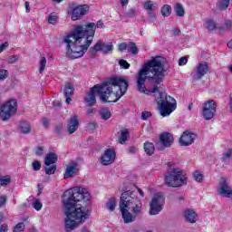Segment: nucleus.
I'll use <instances>...</instances> for the list:
<instances>
[{
  "instance_id": "3c124183",
  "label": "nucleus",
  "mask_w": 232,
  "mask_h": 232,
  "mask_svg": "<svg viewBox=\"0 0 232 232\" xmlns=\"http://www.w3.org/2000/svg\"><path fill=\"white\" fill-rule=\"evenodd\" d=\"M137 147H130L128 149V153H130V155H135V153H137Z\"/></svg>"
},
{
  "instance_id": "864d4df0",
  "label": "nucleus",
  "mask_w": 232,
  "mask_h": 232,
  "mask_svg": "<svg viewBox=\"0 0 232 232\" xmlns=\"http://www.w3.org/2000/svg\"><path fill=\"white\" fill-rule=\"evenodd\" d=\"M6 204V196H0V208Z\"/></svg>"
},
{
  "instance_id": "f03ea898",
  "label": "nucleus",
  "mask_w": 232,
  "mask_h": 232,
  "mask_svg": "<svg viewBox=\"0 0 232 232\" xmlns=\"http://www.w3.org/2000/svg\"><path fill=\"white\" fill-rule=\"evenodd\" d=\"M63 198L65 232H71L79 227V224L88 220V212L79 202H88L91 195L88 189L82 187H74L65 190Z\"/></svg>"
},
{
  "instance_id": "4c0bfd02",
  "label": "nucleus",
  "mask_w": 232,
  "mask_h": 232,
  "mask_svg": "<svg viewBox=\"0 0 232 232\" xmlns=\"http://www.w3.org/2000/svg\"><path fill=\"white\" fill-rule=\"evenodd\" d=\"M119 64L121 66V68H123V70H130V63H128V61L124 60V59H121L119 61Z\"/></svg>"
},
{
  "instance_id": "c03bdc74",
  "label": "nucleus",
  "mask_w": 232,
  "mask_h": 232,
  "mask_svg": "<svg viewBox=\"0 0 232 232\" xmlns=\"http://www.w3.org/2000/svg\"><path fill=\"white\" fill-rule=\"evenodd\" d=\"M144 8H145V10H149L150 12H152L153 11V3L150 0L145 2Z\"/></svg>"
},
{
  "instance_id": "4468645a",
  "label": "nucleus",
  "mask_w": 232,
  "mask_h": 232,
  "mask_svg": "<svg viewBox=\"0 0 232 232\" xmlns=\"http://www.w3.org/2000/svg\"><path fill=\"white\" fill-rule=\"evenodd\" d=\"M209 72V65L208 63H198L194 70L193 79L194 81H200Z\"/></svg>"
},
{
  "instance_id": "4d7b16f0",
  "label": "nucleus",
  "mask_w": 232,
  "mask_h": 232,
  "mask_svg": "<svg viewBox=\"0 0 232 232\" xmlns=\"http://www.w3.org/2000/svg\"><path fill=\"white\" fill-rule=\"evenodd\" d=\"M127 17H135V9H129L127 12Z\"/></svg>"
},
{
  "instance_id": "c85d7f7f",
  "label": "nucleus",
  "mask_w": 232,
  "mask_h": 232,
  "mask_svg": "<svg viewBox=\"0 0 232 232\" xmlns=\"http://www.w3.org/2000/svg\"><path fill=\"white\" fill-rule=\"evenodd\" d=\"M229 3H231V0H219L217 6L219 10H227Z\"/></svg>"
},
{
  "instance_id": "ea45409f",
  "label": "nucleus",
  "mask_w": 232,
  "mask_h": 232,
  "mask_svg": "<svg viewBox=\"0 0 232 232\" xmlns=\"http://www.w3.org/2000/svg\"><path fill=\"white\" fill-rule=\"evenodd\" d=\"M33 208H34L36 211H41V209H43V203H41L39 199H36L33 203Z\"/></svg>"
},
{
  "instance_id": "39448f33",
  "label": "nucleus",
  "mask_w": 232,
  "mask_h": 232,
  "mask_svg": "<svg viewBox=\"0 0 232 232\" xmlns=\"http://www.w3.org/2000/svg\"><path fill=\"white\" fill-rule=\"evenodd\" d=\"M120 209L124 224H131L137 220V217L142 215V201L135 192L124 191L120 198Z\"/></svg>"
},
{
  "instance_id": "e433bc0d",
  "label": "nucleus",
  "mask_w": 232,
  "mask_h": 232,
  "mask_svg": "<svg viewBox=\"0 0 232 232\" xmlns=\"http://www.w3.org/2000/svg\"><path fill=\"white\" fill-rule=\"evenodd\" d=\"M57 171V165H52L50 167L45 168L46 175H53Z\"/></svg>"
},
{
  "instance_id": "412c9836",
  "label": "nucleus",
  "mask_w": 232,
  "mask_h": 232,
  "mask_svg": "<svg viewBox=\"0 0 232 232\" xmlns=\"http://www.w3.org/2000/svg\"><path fill=\"white\" fill-rule=\"evenodd\" d=\"M59 159L57 158V154L54 152H49L45 156L44 164L45 166H52V164H55Z\"/></svg>"
},
{
  "instance_id": "a878e982",
  "label": "nucleus",
  "mask_w": 232,
  "mask_h": 232,
  "mask_svg": "<svg viewBox=\"0 0 232 232\" xmlns=\"http://www.w3.org/2000/svg\"><path fill=\"white\" fill-rule=\"evenodd\" d=\"M174 10H175L176 15L178 17H184V15L186 14V11L184 10V6H182L179 3L175 5Z\"/></svg>"
},
{
  "instance_id": "423d86ee",
  "label": "nucleus",
  "mask_w": 232,
  "mask_h": 232,
  "mask_svg": "<svg viewBox=\"0 0 232 232\" xmlns=\"http://www.w3.org/2000/svg\"><path fill=\"white\" fill-rule=\"evenodd\" d=\"M186 180H188V178L182 170L176 171L174 169L173 172L165 176V184L169 188H180V186H184V184H186Z\"/></svg>"
},
{
  "instance_id": "f257e3e1",
  "label": "nucleus",
  "mask_w": 232,
  "mask_h": 232,
  "mask_svg": "<svg viewBox=\"0 0 232 232\" xmlns=\"http://www.w3.org/2000/svg\"><path fill=\"white\" fill-rule=\"evenodd\" d=\"M166 58L161 56H153L145 63L137 75V90L140 93L151 95L159 93L156 99L160 108V115L168 117L177 110V101L175 98L168 95L162 88L166 79Z\"/></svg>"
},
{
  "instance_id": "20e7f679",
  "label": "nucleus",
  "mask_w": 232,
  "mask_h": 232,
  "mask_svg": "<svg viewBox=\"0 0 232 232\" xmlns=\"http://www.w3.org/2000/svg\"><path fill=\"white\" fill-rule=\"evenodd\" d=\"M95 36V23L86 25H76L71 34H67L63 41L67 44L66 55L70 59L82 57L93 42Z\"/></svg>"
},
{
  "instance_id": "bb28decb",
  "label": "nucleus",
  "mask_w": 232,
  "mask_h": 232,
  "mask_svg": "<svg viewBox=\"0 0 232 232\" xmlns=\"http://www.w3.org/2000/svg\"><path fill=\"white\" fill-rule=\"evenodd\" d=\"M106 208L109 211H115V208H117V199H115V198H110L106 203Z\"/></svg>"
},
{
  "instance_id": "473e14b6",
  "label": "nucleus",
  "mask_w": 232,
  "mask_h": 232,
  "mask_svg": "<svg viewBox=\"0 0 232 232\" xmlns=\"http://www.w3.org/2000/svg\"><path fill=\"white\" fill-rule=\"evenodd\" d=\"M193 178L196 180V182H204V174H202L200 170H195L193 173Z\"/></svg>"
},
{
  "instance_id": "393cba45",
  "label": "nucleus",
  "mask_w": 232,
  "mask_h": 232,
  "mask_svg": "<svg viewBox=\"0 0 232 232\" xmlns=\"http://www.w3.org/2000/svg\"><path fill=\"white\" fill-rule=\"evenodd\" d=\"M19 129L20 131H22V133L24 134L30 133V131H32V127L30 126V123H28V121H21Z\"/></svg>"
},
{
  "instance_id": "2f4dec72",
  "label": "nucleus",
  "mask_w": 232,
  "mask_h": 232,
  "mask_svg": "<svg viewBox=\"0 0 232 232\" xmlns=\"http://www.w3.org/2000/svg\"><path fill=\"white\" fill-rule=\"evenodd\" d=\"M128 52L132 53V55H137V53H139V48L137 47V44L133 42H130Z\"/></svg>"
},
{
  "instance_id": "f3484780",
  "label": "nucleus",
  "mask_w": 232,
  "mask_h": 232,
  "mask_svg": "<svg viewBox=\"0 0 232 232\" xmlns=\"http://www.w3.org/2000/svg\"><path fill=\"white\" fill-rule=\"evenodd\" d=\"M77 173H79V163L77 161H70L65 169L63 179L66 180V179H71Z\"/></svg>"
},
{
  "instance_id": "6e6552de",
  "label": "nucleus",
  "mask_w": 232,
  "mask_h": 232,
  "mask_svg": "<svg viewBox=\"0 0 232 232\" xmlns=\"http://www.w3.org/2000/svg\"><path fill=\"white\" fill-rule=\"evenodd\" d=\"M90 10V7L86 5H75L74 3L69 4L67 10L68 15H71L72 21H79L82 15H86V13Z\"/></svg>"
},
{
  "instance_id": "de8ad7c7",
  "label": "nucleus",
  "mask_w": 232,
  "mask_h": 232,
  "mask_svg": "<svg viewBox=\"0 0 232 232\" xmlns=\"http://www.w3.org/2000/svg\"><path fill=\"white\" fill-rule=\"evenodd\" d=\"M44 153V147H37L35 150V155L38 157H42V155Z\"/></svg>"
},
{
  "instance_id": "338daca9",
  "label": "nucleus",
  "mask_w": 232,
  "mask_h": 232,
  "mask_svg": "<svg viewBox=\"0 0 232 232\" xmlns=\"http://www.w3.org/2000/svg\"><path fill=\"white\" fill-rule=\"evenodd\" d=\"M227 46L232 50V39L227 44Z\"/></svg>"
},
{
  "instance_id": "dca6fc26",
  "label": "nucleus",
  "mask_w": 232,
  "mask_h": 232,
  "mask_svg": "<svg viewBox=\"0 0 232 232\" xmlns=\"http://www.w3.org/2000/svg\"><path fill=\"white\" fill-rule=\"evenodd\" d=\"M218 193L219 195H223L224 197H231L232 195V188L227 184V179L226 178H221L219 180V184L218 187Z\"/></svg>"
},
{
  "instance_id": "0eeeda50",
  "label": "nucleus",
  "mask_w": 232,
  "mask_h": 232,
  "mask_svg": "<svg viewBox=\"0 0 232 232\" xmlns=\"http://www.w3.org/2000/svg\"><path fill=\"white\" fill-rule=\"evenodd\" d=\"M15 113H17V101L10 99L2 106L0 103V119L2 121H8Z\"/></svg>"
},
{
  "instance_id": "0e129e2a",
  "label": "nucleus",
  "mask_w": 232,
  "mask_h": 232,
  "mask_svg": "<svg viewBox=\"0 0 232 232\" xmlns=\"http://www.w3.org/2000/svg\"><path fill=\"white\" fill-rule=\"evenodd\" d=\"M173 35H180V29H179V28L174 29Z\"/></svg>"
},
{
  "instance_id": "aec40b11",
  "label": "nucleus",
  "mask_w": 232,
  "mask_h": 232,
  "mask_svg": "<svg viewBox=\"0 0 232 232\" xmlns=\"http://www.w3.org/2000/svg\"><path fill=\"white\" fill-rule=\"evenodd\" d=\"M63 93L66 104H70V102H72V95H73V86L72 83H66L63 89Z\"/></svg>"
},
{
  "instance_id": "2eb2a0df",
  "label": "nucleus",
  "mask_w": 232,
  "mask_h": 232,
  "mask_svg": "<svg viewBox=\"0 0 232 232\" xmlns=\"http://www.w3.org/2000/svg\"><path fill=\"white\" fill-rule=\"evenodd\" d=\"M195 139H197V134L185 130L179 138V144L180 146H191L195 142Z\"/></svg>"
},
{
  "instance_id": "b1692460",
  "label": "nucleus",
  "mask_w": 232,
  "mask_h": 232,
  "mask_svg": "<svg viewBox=\"0 0 232 232\" xmlns=\"http://www.w3.org/2000/svg\"><path fill=\"white\" fill-rule=\"evenodd\" d=\"M172 10L173 9L171 8V5L165 4L160 8V14H161L162 17H169V15H171Z\"/></svg>"
},
{
  "instance_id": "72a5a7b5",
  "label": "nucleus",
  "mask_w": 232,
  "mask_h": 232,
  "mask_svg": "<svg viewBox=\"0 0 232 232\" xmlns=\"http://www.w3.org/2000/svg\"><path fill=\"white\" fill-rule=\"evenodd\" d=\"M128 140V130H121V134L119 138L120 144H124Z\"/></svg>"
},
{
  "instance_id": "79ce46f5",
  "label": "nucleus",
  "mask_w": 232,
  "mask_h": 232,
  "mask_svg": "<svg viewBox=\"0 0 232 232\" xmlns=\"http://www.w3.org/2000/svg\"><path fill=\"white\" fill-rule=\"evenodd\" d=\"M32 168L34 171H39L41 169V162L39 160H34L32 163Z\"/></svg>"
},
{
  "instance_id": "f704fd0d",
  "label": "nucleus",
  "mask_w": 232,
  "mask_h": 232,
  "mask_svg": "<svg viewBox=\"0 0 232 232\" xmlns=\"http://www.w3.org/2000/svg\"><path fill=\"white\" fill-rule=\"evenodd\" d=\"M39 73H43L44 72V68H46V57H42L41 61L39 62Z\"/></svg>"
},
{
  "instance_id": "774afa93",
  "label": "nucleus",
  "mask_w": 232,
  "mask_h": 232,
  "mask_svg": "<svg viewBox=\"0 0 232 232\" xmlns=\"http://www.w3.org/2000/svg\"><path fill=\"white\" fill-rule=\"evenodd\" d=\"M229 106H230V113H232V97H230Z\"/></svg>"
},
{
  "instance_id": "49530a36",
  "label": "nucleus",
  "mask_w": 232,
  "mask_h": 232,
  "mask_svg": "<svg viewBox=\"0 0 232 232\" xmlns=\"http://www.w3.org/2000/svg\"><path fill=\"white\" fill-rule=\"evenodd\" d=\"M151 117V111H143L141 113V120L142 121H148V119H150Z\"/></svg>"
},
{
  "instance_id": "6ab92c4d",
  "label": "nucleus",
  "mask_w": 232,
  "mask_h": 232,
  "mask_svg": "<svg viewBox=\"0 0 232 232\" xmlns=\"http://www.w3.org/2000/svg\"><path fill=\"white\" fill-rule=\"evenodd\" d=\"M184 217L187 222H189L190 224H195V222H197L198 219V215L194 210L189 208L185 210Z\"/></svg>"
},
{
  "instance_id": "9b49d317",
  "label": "nucleus",
  "mask_w": 232,
  "mask_h": 232,
  "mask_svg": "<svg viewBox=\"0 0 232 232\" xmlns=\"http://www.w3.org/2000/svg\"><path fill=\"white\" fill-rule=\"evenodd\" d=\"M217 113V102L213 100H208L204 102L202 109V117L205 121H211Z\"/></svg>"
},
{
  "instance_id": "13d9d810",
  "label": "nucleus",
  "mask_w": 232,
  "mask_h": 232,
  "mask_svg": "<svg viewBox=\"0 0 232 232\" xmlns=\"http://www.w3.org/2000/svg\"><path fill=\"white\" fill-rule=\"evenodd\" d=\"M24 6H25V12L26 14H30V2L26 1L24 3Z\"/></svg>"
},
{
  "instance_id": "6e6d98bb",
  "label": "nucleus",
  "mask_w": 232,
  "mask_h": 232,
  "mask_svg": "<svg viewBox=\"0 0 232 232\" xmlns=\"http://www.w3.org/2000/svg\"><path fill=\"white\" fill-rule=\"evenodd\" d=\"M6 48H8V42H5V43H4V44H2L0 45V53H1L2 52H5V50H6Z\"/></svg>"
},
{
  "instance_id": "a18cd8bd",
  "label": "nucleus",
  "mask_w": 232,
  "mask_h": 232,
  "mask_svg": "<svg viewBox=\"0 0 232 232\" xmlns=\"http://www.w3.org/2000/svg\"><path fill=\"white\" fill-rule=\"evenodd\" d=\"M8 77V71L2 69L0 70V81H5Z\"/></svg>"
},
{
  "instance_id": "4be33fe9",
  "label": "nucleus",
  "mask_w": 232,
  "mask_h": 232,
  "mask_svg": "<svg viewBox=\"0 0 232 232\" xmlns=\"http://www.w3.org/2000/svg\"><path fill=\"white\" fill-rule=\"evenodd\" d=\"M99 115L102 121H108L109 119H111V111L106 107H103L100 110Z\"/></svg>"
},
{
  "instance_id": "cd10ccee",
  "label": "nucleus",
  "mask_w": 232,
  "mask_h": 232,
  "mask_svg": "<svg viewBox=\"0 0 232 232\" xmlns=\"http://www.w3.org/2000/svg\"><path fill=\"white\" fill-rule=\"evenodd\" d=\"M12 183V177L10 175L0 176V187L8 186Z\"/></svg>"
},
{
  "instance_id": "7ed1b4c3",
  "label": "nucleus",
  "mask_w": 232,
  "mask_h": 232,
  "mask_svg": "<svg viewBox=\"0 0 232 232\" xmlns=\"http://www.w3.org/2000/svg\"><path fill=\"white\" fill-rule=\"evenodd\" d=\"M128 81L119 76H112L101 85L96 84L91 88L85 97L88 106H95L97 103L96 96L100 95L102 102H117L128 92Z\"/></svg>"
},
{
  "instance_id": "5fc2aeb1",
  "label": "nucleus",
  "mask_w": 232,
  "mask_h": 232,
  "mask_svg": "<svg viewBox=\"0 0 232 232\" xmlns=\"http://www.w3.org/2000/svg\"><path fill=\"white\" fill-rule=\"evenodd\" d=\"M128 48V44L126 43H121L119 44V50L121 52H124Z\"/></svg>"
},
{
  "instance_id": "f8f14e48",
  "label": "nucleus",
  "mask_w": 232,
  "mask_h": 232,
  "mask_svg": "<svg viewBox=\"0 0 232 232\" xmlns=\"http://www.w3.org/2000/svg\"><path fill=\"white\" fill-rule=\"evenodd\" d=\"M113 51V44H104L102 41H98L93 47L90 49L91 57L93 59L97 55V52H102V53H108Z\"/></svg>"
},
{
  "instance_id": "a211bd4d",
  "label": "nucleus",
  "mask_w": 232,
  "mask_h": 232,
  "mask_svg": "<svg viewBox=\"0 0 232 232\" xmlns=\"http://www.w3.org/2000/svg\"><path fill=\"white\" fill-rule=\"evenodd\" d=\"M77 130H79V117H77V115H72L67 122V131L69 135H72Z\"/></svg>"
},
{
  "instance_id": "58836bf2",
  "label": "nucleus",
  "mask_w": 232,
  "mask_h": 232,
  "mask_svg": "<svg viewBox=\"0 0 232 232\" xmlns=\"http://www.w3.org/2000/svg\"><path fill=\"white\" fill-rule=\"evenodd\" d=\"M58 19H59V16H57L53 14H51L48 16V23H49V24H55V23H57Z\"/></svg>"
},
{
  "instance_id": "052dcab7",
  "label": "nucleus",
  "mask_w": 232,
  "mask_h": 232,
  "mask_svg": "<svg viewBox=\"0 0 232 232\" xmlns=\"http://www.w3.org/2000/svg\"><path fill=\"white\" fill-rule=\"evenodd\" d=\"M53 106H56L57 108H61L63 106V103L59 101H54L53 102Z\"/></svg>"
},
{
  "instance_id": "ddd939ff",
  "label": "nucleus",
  "mask_w": 232,
  "mask_h": 232,
  "mask_svg": "<svg viewBox=\"0 0 232 232\" xmlns=\"http://www.w3.org/2000/svg\"><path fill=\"white\" fill-rule=\"evenodd\" d=\"M115 157H117V153L113 149H106L100 159V162L102 166H110L115 162Z\"/></svg>"
},
{
  "instance_id": "8fccbe9b",
  "label": "nucleus",
  "mask_w": 232,
  "mask_h": 232,
  "mask_svg": "<svg viewBox=\"0 0 232 232\" xmlns=\"http://www.w3.org/2000/svg\"><path fill=\"white\" fill-rule=\"evenodd\" d=\"M42 122H43L44 128L45 129L50 128V120H48V118H43Z\"/></svg>"
},
{
  "instance_id": "680f3d73",
  "label": "nucleus",
  "mask_w": 232,
  "mask_h": 232,
  "mask_svg": "<svg viewBox=\"0 0 232 232\" xmlns=\"http://www.w3.org/2000/svg\"><path fill=\"white\" fill-rule=\"evenodd\" d=\"M95 128H97V123H95V122L89 123V129L95 130Z\"/></svg>"
},
{
  "instance_id": "bf43d9fd",
  "label": "nucleus",
  "mask_w": 232,
  "mask_h": 232,
  "mask_svg": "<svg viewBox=\"0 0 232 232\" xmlns=\"http://www.w3.org/2000/svg\"><path fill=\"white\" fill-rule=\"evenodd\" d=\"M96 27H97V28H104V23H103L102 20H99V21L96 23Z\"/></svg>"
},
{
  "instance_id": "a19ab883",
  "label": "nucleus",
  "mask_w": 232,
  "mask_h": 232,
  "mask_svg": "<svg viewBox=\"0 0 232 232\" xmlns=\"http://www.w3.org/2000/svg\"><path fill=\"white\" fill-rule=\"evenodd\" d=\"M55 135H61L63 133V123H58L54 128Z\"/></svg>"
},
{
  "instance_id": "e2e57ef3",
  "label": "nucleus",
  "mask_w": 232,
  "mask_h": 232,
  "mask_svg": "<svg viewBox=\"0 0 232 232\" xmlns=\"http://www.w3.org/2000/svg\"><path fill=\"white\" fill-rule=\"evenodd\" d=\"M149 14L150 15V18L152 19V21H155L157 19V14H155V13L150 11Z\"/></svg>"
},
{
  "instance_id": "603ef678",
  "label": "nucleus",
  "mask_w": 232,
  "mask_h": 232,
  "mask_svg": "<svg viewBox=\"0 0 232 232\" xmlns=\"http://www.w3.org/2000/svg\"><path fill=\"white\" fill-rule=\"evenodd\" d=\"M0 232H8V225L6 223L1 225Z\"/></svg>"
},
{
  "instance_id": "69168bd1",
  "label": "nucleus",
  "mask_w": 232,
  "mask_h": 232,
  "mask_svg": "<svg viewBox=\"0 0 232 232\" xmlns=\"http://www.w3.org/2000/svg\"><path fill=\"white\" fill-rule=\"evenodd\" d=\"M129 2L130 0H121V6H126V5H128Z\"/></svg>"
},
{
  "instance_id": "09e8293b",
  "label": "nucleus",
  "mask_w": 232,
  "mask_h": 232,
  "mask_svg": "<svg viewBox=\"0 0 232 232\" xmlns=\"http://www.w3.org/2000/svg\"><path fill=\"white\" fill-rule=\"evenodd\" d=\"M186 64H188V57L183 56V57L179 58V66H184V65H186Z\"/></svg>"
},
{
  "instance_id": "c9c22d12",
  "label": "nucleus",
  "mask_w": 232,
  "mask_h": 232,
  "mask_svg": "<svg viewBox=\"0 0 232 232\" xmlns=\"http://www.w3.org/2000/svg\"><path fill=\"white\" fill-rule=\"evenodd\" d=\"M232 28V22L231 20H226L224 26H220L218 29L220 30V32L224 31V30H231Z\"/></svg>"
},
{
  "instance_id": "37998d69",
  "label": "nucleus",
  "mask_w": 232,
  "mask_h": 232,
  "mask_svg": "<svg viewBox=\"0 0 232 232\" xmlns=\"http://www.w3.org/2000/svg\"><path fill=\"white\" fill-rule=\"evenodd\" d=\"M232 157V149H227L226 152L223 153V160H227Z\"/></svg>"
},
{
  "instance_id": "9d476101",
  "label": "nucleus",
  "mask_w": 232,
  "mask_h": 232,
  "mask_svg": "<svg viewBox=\"0 0 232 232\" xmlns=\"http://www.w3.org/2000/svg\"><path fill=\"white\" fill-rule=\"evenodd\" d=\"M164 202H166V198H164L162 193L155 194L150 202V215H159V213L162 211V206H164Z\"/></svg>"
},
{
  "instance_id": "c756f323",
  "label": "nucleus",
  "mask_w": 232,
  "mask_h": 232,
  "mask_svg": "<svg viewBox=\"0 0 232 232\" xmlns=\"http://www.w3.org/2000/svg\"><path fill=\"white\" fill-rule=\"evenodd\" d=\"M24 222H28V218H24L23 222L16 224L13 229V232H24Z\"/></svg>"
},
{
  "instance_id": "7c9ffc66",
  "label": "nucleus",
  "mask_w": 232,
  "mask_h": 232,
  "mask_svg": "<svg viewBox=\"0 0 232 232\" xmlns=\"http://www.w3.org/2000/svg\"><path fill=\"white\" fill-rule=\"evenodd\" d=\"M205 28L208 30V32H213V30H216L217 24H215V21L213 20H207L204 24Z\"/></svg>"
},
{
  "instance_id": "5701e85b",
  "label": "nucleus",
  "mask_w": 232,
  "mask_h": 232,
  "mask_svg": "<svg viewBox=\"0 0 232 232\" xmlns=\"http://www.w3.org/2000/svg\"><path fill=\"white\" fill-rule=\"evenodd\" d=\"M144 151L147 155H153V153H155V144L146 141L144 143Z\"/></svg>"
},
{
  "instance_id": "1a4fd4ad",
  "label": "nucleus",
  "mask_w": 232,
  "mask_h": 232,
  "mask_svg": "<svg viewBox=\"0 0 232 232\" xmlns=\"http://www.w3.org/2000/svg\"><path fill=\"white\" fill-rule=\"evenodd\" d=\"M175 142V138L171 132L163 131L160 134L159 143L157 147L158 151H165L166 148H170Z\"/></svg>"
}]
</instances>
